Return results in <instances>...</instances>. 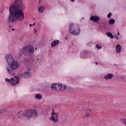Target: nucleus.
Wrapping results in <instances>:
<instances>
[{
    "mask_svg": "<svg viewBox=\"0 0 126 126\" xmlns=\"http://www.w3.org/2000/svg\"><path fill=\"white\" fill-rule=\"evenodd\" d=\"M25 7L23 5V0H16L9 6V14L7 19L9 24L14 22L15 19L18 21L24 20V12L23 11Z\"/></svg>",
    "mask_w": 126,
    "mask_h": 126,
    "instance_id": "obj_1",
    "label": "nucleus"
},
{
    "mask_svg": "<svg viewBox=\"0 0 126 126\" xmlns=\"http://www.w3.org/2000/svg\"><path fill=\"white\" fill-rule=\"evenodd\" d=\"M37 116H38V113L35 109H27L23 112L20 110L17 114V118L19 119H23V118L31 119V118L37 117Z\"/></svg>",
    "mask_w": 126,
    "mask_h": 126,
    "instance_id": "obj_2",
    "label": "nucleus"
},
{
    "mask_svg": "<svg viewBox=\"0 0 126 126\" xmlns=\"http://www.w3.org/2000/svg\"><path fill=\"white\" fill-rule=\"evenodd\" d=\"M69 33L74 36H78L80 33V29L78 26L74 25V24L71 23L69 25Z\"/></svg>",
    "mask_w": 126,
    "mask_h": 126,
    "instance_id": "obj_3",
    "label": "nucleus"
},
{
    "mask_svg": "<svg viewBox=\"0 0 126 126\" xmlns=\"http://www.w3.org/2000/svg\"><path fill=\"white\" fill-rule=\"evenodd\" d=\"M9 65L10 66H6V69L8 73L9 74H11L12 73L13 70L12 69H17L19 66V63L17 62L16 61H13L11 63L9 64Z\"/></svg>",
    "mask_w": 126,
    "mask_h": 126,
    "instance_id": "obj_4",
    "label": "nucleus"
},
{
    "mask_svg": "<svg viewBox=\"0 0 126 126\" xmlns=\"http://www.w3.org/2000/svg\"><path fill=\"white\" fill-rule=\"evenodd\" d=\"M14 78H11L10 79L8 78H5V80L6 82H9L10 85L12 86H14L16 85V84H19V77H17V76H15Z\"/></svg>",
    "mask_w": 126,
    "mask_h": 126,
    "instance_id": "obj_5",
    "label": "nucleus"
},
{
    "mask_svg": "<svg viewBox=\"0 0 126 126\" xmlns=\"http://www.w3.org/2000/svg\"><path fill=\"white\" fill-rule=\"evenodd\" d=\"M50 121L54 124H57L59 122V113H56L54 109H52Z\"/></svg>",
    "mask_w": 126,
    "mask_h": 126,
    "instance_id": "obj_6",
    "label": "nucleus"
},
{
    "mask_svg": "<svg viewBox=\"0 0 126 126\" xmlns=\"http://www.w3.org/2000/svg\"><path fill=\"white\" fill-rule=\"evenodd\" d=\"M24 50L29 54H33L34 53V47L32 45H29L24 47Z\"/></svg>",
    "mask_w": 126,
    "mask_h": 126,
    "instance_id": "obj_7",
    "label": "nucleus"
},
{
    "mask_svg": "<svg viewBox=\"0 0 126 126\" xmlns=\"http://www.w3.org/2000/svg\"><path fill=\"white\" fill-rule=\"evenodd\" d=\"M6 60L8 64L11 63L13 61H14L12 58V56L10 54H8L6 56Z\"/></svg>",
    "mask_w": 126,
    "mask_h": 126,
    "instance_id": "obj_8",
    "label": "nucleus"
},
{
    "mask_svg": "<svg viewBox=\"0 0 126 126\" xmlns=\"http://www.w3.org/2000/svg\"><path fill=\"white\" fill-rule=\"evenodd\" d=\"M90 20L91 21H94V22H97L100 20V17L97 16H92L90 17Z\"/></svg>",
    "mask_w": 126,
    "mask_h": 126,
    "instance_id": "obj_9",
    "label": "nucleus"
},
{
    "mask_svg": "<svg viewBox=\"0 0 126 126\" xmlns=\"http://www.w3.org/2000/svg\"><path fill=\"white\" fill-rule=\"evenodd\" d=\"M113 77H114V75L112 73H110L104 76V78L105 80H110V79H112Z\"/></svg>",
    "mask_w": 126,
    "mask_h": 126,
    "instance_id": "obj_10",
    "label": "nucleus"
},
{
    "mask_svg": "<svg viewBox=\"0 0 126 126\" xmlns=\"http://www.w3.org/2000/svg\"><path fill=\"white\" fill-rule=\"evenodd\" d=\"M116 52L117 54H120L122 52V46L120 44H117L116 47Z\"/></svg>",
    "mask_w": 126,
    "mask_h": 126,
    "instance_id": "obj_11",
    "label": "nucleus"
},
{
    "mask_svg": "<svg viewBox=\"0 0 126 126\" xmlns=\"http://www.w3.org/2000/svg\"><path fill=\"white\" fill-rule=\"evenodd\" d=\"M22 76L23 77H24V78H27V77H29V76H31V73L29 72H25L24 73H22L21 74Z\"/></svg>",
    "mask_w": 126,
    "mask_h": 126,
    "instance_id": "obj_12",
    "label": "nucleus"
},
{
    "mask_svg": "<svg viewBox=\"0 0 126 126\" xmlns=\"http://www.w3.org/2000/svg\"><path fill=\"white\" fill-rule=\"evenodd\" d=\"M89 52L88 51H84L81 53V58H83L84 59V58H86L88 55H89Z\"/></svg>",
    "mask_w": 126,
    "mask_h": 126,
    "instance_id": "obj_13",
    "label": "nucleus"
},
{
    "mask_svg": "<svg viewBox=\"0 0 126 126\" xmlns=\"http://www.w3.org/2000/svg\"><path fill=\"white\" fill-rule=\"evenodd\" d=\"M59 44H60V40H56L51 43V46L56 47V46H57Z\"/></svg>",
    "mask_w": 126,
    "mask_h": 126,
    "instance_id": "obj_14",
    "label": "nucleus"
},
{
    "mask_svg": "<svg viewBox=\"0 0 126 126\" xmlns=\"http://www.w3.org/2000/svg\"><path fill=\"white\" fill-rule=\"evenodd\" d=\"M56 91L58 90H62L63 85L61 84H55Z\"/></svg>",
    "mask_w": 126,
    "mask_h": 126,
    "instance_id": "obj_15",
    "label": "nucleus"
},
{
    "mask_svg": "<svg viewBox=\"0 0 126 126\" xmlns=\"http://www.w3.org/2000/svg\"><path fill=\"white\" fill-rule=\"evenodd\" d=\"M25 52H26V50H24V47L22 49H20V53L19 54V56L21 57V56L25 54Z\"/></svg>",
    "mask_w": 126,
    "mask_h": 126,
    "instance_id": "obj_16",
    "label": "nucleus"
},
{
    "mask_svg": "<svg viewBox=\"0 0 126 126\" xmlns=\"http://www.w3.org/2000/svg\"><path fill=\"white\" fill-rule=\"evenodd\" d=\"M44 10H45V7H44V6H40L38 8V12H39V13H43Z\"/></svg>",
    "mask_w": 126,
    "mask_h": 126,
    "instance_id": "obj_17",
    "label": "nucleus"
},
{
    "mask_svg": "<svg viewBox=\"0 0 126 126\" xmlns=\"http://www.w3.org/2000/svg\"><path fill=\"white\" fill-rule=\"evenodd\" d=\"M106 35L108 37L111 38V39H114V35H113V34H112L111 32H107Z\"/></svg>",
    "mask_w": 126,
    "mask_h": 126,
    "instance_id": "obj_18",
    "label": "nucleus"
},
{
    "mask_svg": "<svg viewBox=\"0 0 126 126\" xmlns=\"http://www.w3.org/2000/svg\"><path fill=\"white\" fill-rule=\"evenodd\" d=\"M115 22H116V21L114 19H110L109 20V24H111V25H113V24H114L115 23Z\"/></svg>",
    "mask_w": 126,
    "mask_h": 126,
    "instance_id": "obj_19",
    "label": "nucleus"
},
{
    "mask_svg": "<svg viewBox=\"0 0 126 126\" xmlns=\"http://www.w3.org/2000/svg\"><path fill=\"white\" fill-rule=\"evenodd\" d=\"M50 88L52 90H55L56 91V84H52L50 86Z\"/></svg>",
    "mask_w": 126,
    "mask_h": 126,
    "instance_id": "obj_20",
    "label": "nucleus"
},
{
    "mask_svg": "<svg viewBox=\"0 0 126 126\" xmlns=\"http://www.w3.org/2000/svg\"><path fill=\"white\" fill-rule=\"evenodd\" d=\"M35 98L36 99H38V100H41L42 99V95L40 94H36L35 95Z\"/></svg>",
    "mask_w": 126,
    "mask_h": 126,
    "instance_id": "obj_21",
    "label": "nucleus"
},
{
    "mask_svg": "<svg viewBox=\"0 0 126 126\" xmlns=\"http://www.w3.org/2000/svg\"><path fill=\"white\" fill-rule=\"evenodd\" d=\"M7 108H3L1 110H0V115H1V114H2V113H5V112H6V111H7Z\"/></svg>",
    "mask_w": 126,
    "mask_h": 126,
    "instance_id": "obj_22",
    "label": "nucleus"
},
{
    "mask_svg": "<svg viewBox=\"0 0 126 126\" xmlns=\"http://www.w3.org/2000/svg\"><path fill=\"white\" fill-rule=\"evenodd\" d=\"M125 78H126V76H121L120 77V79L122 81H125Z\"/></svg>",
    "mask_w": 126,
    "mask_h": 126,
    "instance_id": "obj_23",
    "label": "nucleus"
},
{
    "mask_svg": "<svg viewBox=\"0 0 126 126\" xmlns=\"http://www.w3.org/2000/svg\"><path fill=\"white\" fill-rule=\"evenodd\" d=\"M126 121V119H120L119 120V122H121V123H123V124H125Z\"/></svg>",
    "mask_w": 126,
    "mask_h": 126,
    "instance_id": "obj_24",
    "label": "nucleus"
},
{
    "mask_svg": "<svg viewBox=\"0 0 126 126\" xmlns=\"http://www.w3.org/2000/svg\"><path fill=\"white\" fill-rule=\"evenodd\" d=\"M95 48H96V49H98V50H100V49H102V46L98 44H96Z\"/></svg>",
    "mask_w": 126,
    "mask_h": 126,
    "instance_id": "obj_25",
    "label": "nucleus"
},
{
    "mask_svg": "<svg viewBox=\"0 0 126 126\" xmlns=\"http://www.w3.org/2000/svg\"><path fill=\"white\" fill-rule=\"evenodd\" d=\"M89 116H90V113L89 112H87L85 114V117L86 118H89Z\"/></svg>",
    "mask_w": 126,
    "mask_h": 126,
    "instance_id": "obj_26",
    "label": "nucleus"
},
{
    "mask_svg": "<svg viewBox=\"0 0 126 126\" xmlns=\"http://www.w3.org/2000/svg\"><path fill=\"white\" fill-rule=\"evenodd\" d=\"M62 90H66V86L65 85H63Z\"/></svg>",
    "mask_w": 126,
    "mask_h": 126,
    "instance_id": "obj_27",
    "label": "nucleus"
},
{
    "mask_svg": "<svg viewBox=\"0 0 126 126\" xmlns=\"http://www.w3.org/2000/svg\"><path fill=\"white\" fill-rule=\"evenodd\" d=\"M112 16V14L111 13H109L108 15H107V18H111V17Z\"/></svg>",
    "mask_w": 126,
    "mask_h": 126,
    "instance_id": "obj_28",
    "label": "nucleus"
},
{
    "mask_svg": "<svg viewBox=\"0 0 126 126\" xmlns=\"http://www.w3.org/2000/svg\"><path fill=\"white\" fill-rule=\"evenodd\" d=\"M33 60H34V61H36V60L37 61H38V60H39V58H38V57L37 56H35L34 58H33Z\"/></svg>",
    "mask_w": 126,
    "mask_h": 126,
    "instance_id": "obj_29",
    "label": "nucleus"
},
{
    "mask_svg": "<svg viewBox=\"0 0 126 126\" xmlns=\"http://www.w3.org/2000/svg\"><path fill=\"white\" fill-rule=\"evenodd\" d=\"M114 39H115L116 40H119V36H118L117 35H116L114 36Z\"/></svg>",
    "mask_w": 126,
    "mask_h": 126,
    "instance_id": "obj_30",
    "label": "nucleus"
},
{
    "mask_svg": "<svg viewBox=\"0 0 126 126\" xmlns=\"http://www.w3.org/2000/svg\"><path fill=\"white\" fill-rule=\"evenodd\" d=\"M11 73H12V75L13 76H14V75H15V73H13V71H12V72Z\"/></svg>",
    "mask_w": 126,
    "mask_h": 126,
    "instance_id": "obj_31",
    "label": "nucleus"
},
{
    "mask_svg": "<svg viewBox=\"0 0 126 126\" xmlns=\"http://www.w3.org/2000/svg\"><path fill=\"white\" fill-rule=\"evenodd\" d=\"M32 26H33V25L32 24H30V27H31Z\"/></svg>",
    "mask_w": 126,
    "mask_h": 126,
    "instance_id": "obj_32",
    "label": "nucleus"
},
{
    "mask_svg": "<svg viewBox=\"0 0 126 126\" xmlns=\"http://www.w3.org/2000/svg\"><path fill=\"white\" fill-rule=\"evenodd\" d=\"M94 22L97 23L98 24H99V22L98 21H97V22Z\"/></svg>",
    "mask_w": 126,
    "mask_h": 126,
    "instance_id": "obj_33",
    "label": "nucleus"
},
{
    "mask_svg": "<svg viewBox=\"0 0 126 126\" xmlns=\"http://www.w3.org/2000/svg\"><path fill=\"white\" fill-rule=\"evenodd\" d=\"M34 33H36V29H34Z\"/></svg>",
    "mask_w": 126,
    "mask_h": 126,
    "instance_id": "obj_34",
    "label": "nucleus"
},
{
    "mask_svg": "<svg viewBox=\"0 0 126 126\" xmlns=\"http://www.w3.org/2000/svg\"><path fill=\"white\" fill-rule=\"evenodd\" d=\"M15 30V29H12V31H14Z\"/></svg>",
    "mask_w": 126,
    "mask_h": 126,
    "instance_id": "obj_35",
    "label": "nucleus"
},
{
    "mask_svg": "<svg viewBox=\"0 0 126 126\" xmlns=\"http://www.w3.org/2000/svg\"><path fill=\"white\" fill-rule=\"evenodd\" d=\"M71 1H72L73 2H74V0H70Z\"/></svg>",
    "mask_w": 126,
    "mask_h": 126,
    "instance_id": "obj_36",
    "label": "nucleus"
},
{
    "mask_svg": "<svg viewBox=\"0 0 126 126\" xmlns=\"http://www.w3.org/2000/svg\"><path fill=\"white\" fill-rule=\"evenodd\" d=\"M125 125L126 126V121H125Z\"/></svg>",
    "mask_w": 126,
    "mask_h": 126,
    "instance_id": "obj_37",
    "label": "nucleus"
},
{
    "mask_svg": "<svg viewBox=\"0 0 126 126\" xmlns=\"http://www.w3.org/2000/svg\"><path fill=\"white\" fill-rule=\"evenodd\" d=\"M95 64H96V65L98 64V63L96 62V63H95Z\"/></svg>",
    "mask_w": 126,
    "mask_h": 126,
    "instance_id": "obj_38",
    "label": "nucleus"
},
{
    "mask_svg": "<svg viewBox=\"0 0 126 126\" xmlns=\"http://www.w3.org/2000/svg\"><path fill=\"white\" fill-rule=\"evenodd\" d=\"M35 23H33V24H32V26H33V25H35Z\"/></svg>",
    "mask_w": 126,
    "mask_h": 126,
    "instance_id": "obj_39",
    "label": "nucleus"
},
{
    "mask_svg": "<svg viewBox=\"0 0 126 126\" xmlns=\"http://www.w3.org/2000/svg\"><path fill=\"white\" fill-rule=\"evenodd\" d=\"M118 35H120V32H118Z\"/></svg>",
    "mask_w": 126,
    "mask_h": 126,
    "instance_id": "obj_40",
    "label": "nucleus"
},
{
    "mask_svg": "<svg viewBox=\"0 0 126 126\" xmlns=\"http://www.w3.org/2000/svg\"><path fill=\"white\" fill-rule=\"evenodd\" d=\"M66 40H67V37H66Z\"/></svg>",
    "mask_w": 126,
    "mask_h": 126,
    "instance_id": "obj_41",
    "label": "nucleus"
},
{
    "mask_svg": "<svg viewBox=\"0 0 126 126\" xmlns=\"http://www.w3.org/2000/svg\"><path fill=\"white\" fill-rule=\"evenodd\" d=\"M28 70H29V71H30V69H29Z\"/></svg>",
    "mask_w": 126,
    "mask_h": 126,
    "instance_id": "obj_42",
    "label": "nucleus"
},
{
    "mask_svg": "<svg viewBox=\"0 0 126 126\" xmlns=\"http://www.w3.org/2000/svg\"><path fill=\"white\" fill-rule=\"evenodd\" d=\"M41 2V0H39V2Z\"/></svg>",
    "mask_w": 126,
    "mask_h": 126,
    "instance_id": "obj_43",
    "label": "nucleus"
},
{
    "mask_svg": "<svg viewBox=\"0 0 126 126\" xmlns=\"http://www.w3.org/2000/svg\"><path fill=\"white\" fill-rule=\"evenodd\" d=\"M84 18H83L82 19H84Z\"/></svg>",
    "mask_w": 126,
    "mask_h": 126,
    "instance_id": "obj_44",
    "label": "nucleus"
},
{
    "mask_svg": "<svg viewBox=\"0 0 126 126\" xmlns=\"http://www.w3.org/2000/svg\"><path fill=\"white\" fill-rule=\"evenodd\" d=\"M83 111H84V109H83Z\"/></svg>",
    "mask_w": 126,
    "mask_h": 126,
    "instance_id": "obj_45",
    "label": "nucleus"
}]
</instances>
